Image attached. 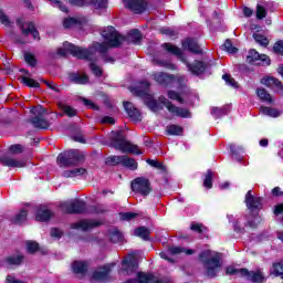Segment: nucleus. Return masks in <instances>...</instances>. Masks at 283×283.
<instances>
[{"label":"nucleus","instance_id":"6ab92c4d","mask_svg":"<svg viewBox=\"0 0 283 283\" xmlns=\"http://www.w3.org/2000/svg\"><path fill=\"white\" fill-rule=\"evenodd\" d=\"M114 266V263L105 264L99 268V271H94L92 273V279L96 282H107L109 280V273H112V269Z\"/></svg>","mask_w":283,"mask_h":283},{"label":"nucleus","instance_id":"f3484780","mask_svg":"<svg viewBox=\"0 0 283 283\" xmlns=\"http://www.w3.org/2000/svg\"><path fill=\"white\" fill-rule=\"evenodd\" d=\"M103 223L101 221L94 219H82L75 223L71 224V229H81V231H91V229H96V227H101Z\"/></svg>","mask_w":283,"mask_h":283},{"label":"nucleus","instance_id":"6e6d98bb","mask_svg":"<svg viewBox=\"0 0 283 283\" xmlns=\"http://www.w3.org/2000/svg\"><path fill=\"white\" fill-rule=\"evenodd\" d=\"M24 61L28 63V65H30V67H36V63H39L36 56H34L32 53H25Z\"/></svg>","mask_w":283,"mask_h":283},{"label":"nucleus","instance_id":"9b49d317","mask_svg":"<svg viewBox=\"0 0 283 283\" xmlns=\"http://www.w3.org/2000/svg\"><path fill=\"white\" fill-rule=\"evenodd\" d=\"M161 104L165 105V107L168 109L170 114H176V116H179V118H191V112L187 108H180L171 101L167 99V97H160Z\"/></svg>","mask_w":283,"mask_h":283},{"label":"nucleus","instance_id":"69168bd1","mask_svg":"<svg viewBox=\"0 0 283 283\" xmlns=\"http://www.w3.org/2000/svg\"><path fill=\"white\" fill-rule=\"evenodd\" d=\"M82 102L85 105V107H88V109H93L94 112H98L101 109V107H98V105L94 104V102H92L91 99L83 97Z\"/></svg>","mask_w":283,"mask_h":283},{"label":"nucleus","instance_id":"b1692460","mask_svg":"<svg viewBox=\"0 0 283 283\" xmlns=\"http://www.w3.org/2000/svg\"><path fill=\"white\" fill-rule=\"evenodd\" d=\"M48 112L45 108L41 112H38V115L29 119V123L35 127V129H49L50 128V122L48 119L41 117L42 114H45Z\"/></svg>","mask_w":283,"mask_h":283},{"label":"nucleus","instance_id":"4c0bfd02","mask_svg":"<svg viewBox=\"0 0 283 283\" xmlns=\"http://www.w3.org/2000/svg\"><path fill=\"white\" fill-rule=\"evenodd\" d=\"M230 151L232 156L240 163L242 160V153L244 151V148L242 146H237L235 144H230Z\"/></svg>","mask_w":283,"mask_h":283},{"label":"nucleus","instance_id":"ddd939ff","mask_svg":"<svg viewBox=\"0 0 283 283\" xmlns=\"http://www.w3.org/2000/svg\"><path fill=\"white\" fill-rule=\"evenodd\" d=\"M184 63L186 64L189 72L193 74V76H201V74H205L209 69V62H205L200 60H195L193 63H189L186 60V62Z\"/></svg>","mask_w":283,"mask_h":283},{"label":"nucleus","instance_id":"e433bc0d","mask_svg":"<svg viewBox=\"0 0 283 283\" xmlns=\"http://www.w3.org/2000/svg\"><path fill=\"white\" fill-rule=\"evenodd\" d=\"M256 95L263 103H273V97L265 88H256Z\"/></svg>","mask_w":283,"mask_h":283},{"label":"nucleus","instance_id":"f03ea898","mask_svg":"<svg viewBox=\"0 0 283 283\" xmlns=\"http://www.w3.org/2000/svg\"><path fill=\"white\" fill-rule=\"evenodd\" d=\"M111 147L122 151L123 154H135V156H142L143 151L138 149V145L127 142L123 130H113L111 137Z\"/></svg>","mask_w":283,"mask_h":283},{"label":"nucleus","instance_id":"393cba45","mask_svg":"<svg viewBox=\"0 0 283 283\" xmlns=\"http://www.w3.org/2000/svg\"><path fill=\"white\" fill-rule=\"evenodd\" d=\"M72 271L75 275H87L90 265L87 264V261H73Z\"/></svg>","mask_w":283,"mask_h":283},{"label":"nucleus","instance_id":"c03bdc74","mask_svg":"<svg viewBox=\"0 0 283 283\" xmlns=\"http://www.w3.org/2000/svg\"><path fill=\"white\" fill-rule=\"evenodd\" d=\"M146 163L150 167H154L155 169H158L159 171H161V174H167V167L164 166L163 163H159L156 159H147Z\"/></svg>","mask_w":283,"mask_h":283},{"label":"nucleus","instance_id":"412c9836","mask_svg":"<svg viewBox=\"0 0 283 283\" xmlns=\"http://www.w3.org/2000/svg\"><path fill=\"white\" fill-rule=\"evenodd\" d=\"M124 109L127 114V116L134 120L135 123H139L143 120V115L140 114V111L134 106L132 102H123Z\"/></svg>","mask_w":283,"mask_h":283},{"label":"nucleus","instance_id":"603ef678","mask_svg":"<svg viewBox=\"0 0 283 283\" xmlns=\"http://www.w3.org/2000/svg\"><path fill=\"white\" fill-rule=\"evenodd\" d=\"M253 39L259 43V45H262L263 48H268L269 38H266L265 35H262L260 33H254Z\"/></svg>","mask_w":283,"mask_h":283},{"label":"nucleus","instance_id":"a878e982","mask_svg":"<svg viewBox=\"0 0 283 283\" xmlns=\"http://www.w3.org/2000/svg\"><path fill=\"white\" fill-rule=\"evenodd\" d=\"M0 164L2 167H11V168H18L21 169L25 167V164L23 161H19L12 157L2 156L0 157Z\"/></svg>","mask_w":283,"mask_h":283},{"label":"nucleus","instance_id":"f257e3e1","mask_svg":"<svg viewBox=\"0 0 283 283\" xmlns=\"http://www.w3.org/2000/svg\"><path fill=\"white\" fill-rule=\"evenodd\" d=\"M199 261L201 262L207 277L213 280L218 277V273L222 271V253L214 252L211 250H202L199 253Z\"/></svg>","mask_w":283,"mask_h":283},{"label":"nucleus","instance_id":"39448f33","mask_svg":"<svg viewBox=\"0 0 283 283\" xmlns=\"http://www.w3.org/2000/svg\"><path fill=\"white\" fill-rule=\"evenodd\" d=\"M149 87H151V83H149L148 81H142L139 83V86L135 88V92L137 96H146L142 98L144 101V104L146 105V107H148V109H150V112H158L160 109V104L156 98L148 94Z\"/></svg>","mask_w":283,"mask_h":283},{"label":"nucleus","instance_id":"2eb2a0df","mask_svg":"<svg viewBox=\"0 0 283 283\" xmlns=\"http://www.w3.org/2000/svg\"><path fill=\"white\" fill-rule=\"evenodd\" d=\"M122 266L125 275H134L138 271V260L136 255L129 254L122 261Z\"/></svg>","mask_w":283,"mask_h":283},{"label":"nucleus","instance_id":"ea45409f","mask_svg":"<svg viewBox=\"0 0 283 283\" xmlns=\"http://www.w3.org/2000/svg\"><path fill=\"white\" fill-rule=\"evenodd\" d=\"M122 163L123 156L112 155L105 159V165H108L109 167H117V165H122Z\"/></svg>","mask_w":283,"mask_h":283},{"label":"nucleus","instance_id":"c9c22d12","mask_svg":"<svg viewBox=\"0 0 283 283\" xmlns=\"http://www.w3.org/2000/svg\"><path fill=\"white\" fill-rule=\"evenodd\" d=\"M213 170L211 169H208L206 171V175H205V179H203V187L206 189H213Z\"/></svg>","mask_w":283,"mask_h":283},{"label":"nucleus","instance_id":"a211bd4d","mask_svg":"<svg viewBox=\"0 0 283 283\" xmlns=\"http://www.w3.org/2000/svg\"><path fill=\"white\" fill-rule=\"evenodd\" d=\"M262 62V65H271V57L266 54H260L255 49H251L247 55V63L253 64Z\"/></svg>","mask_w":283,"mask_h":283},{"label":"nucleus","instance_id":"58836bf2","mask_svg":"<svg viewBox=\"0 0 283 283\" xmlns=\"http://www.w3.org/2000/svg\"><path fill=\"white\" fill-rule=\"evenodd\" d=\"M21 83H23V85H25L27 87H32L34 90H39V87H41V84L36 80L28 76H22Z\"/></svg>","mask_w":283,"mask_h":283},{"label":"nucleus","instance_id":"c85d7f7f","mask_svg":"<svg viewBox=\"0 0 283 283\" xmlns=\"http://www.w3.org/2000/svg\"><path fill=\"white\" fill-rule=\"evenodd\" d=\"M270 277H280L283 280V260L275 261L270 268Z\"/></svg>","mask_w":283,"mask_h":283},{"label":"nucleus","instance_id":"de8ad7c7","mask_svg":"<svg viewBox=\"0 0 283 283\" xmlns=\"http://www.w3.org/2000/svg\"><path fill=\"white\" fill-rule=\"evenodd\" d=\"M27 251L31 255H34V253H36V251H41V247L39 245V242H36V241H28L27 242Z\"/></svg>","mask_w":283,"mask_h":283},{"label":"nucleus","instance_id":"473e14b6","mask_svg":"<svg viewBox=\"0 0 283 283\" xmlns=\"http://www.w3.org/2000/svg\"><path fill=\"white\" fill-rule=\"evenodd\" d=\"M126 38V41H130V43H140L143 41V33H140V30L138 29H133Z\"/></svg>","mask_w":283,"mask_h":283},{"label":"nucleus","instance_id":"4be33fe9","mask_svg":"<svg viewBox=\"0 0 283 283\" xmlns=\"http://www.w3.org/2000/svg\"><path fill=\"white\" fill-rule=\"evenodd\" d=\"M54 218V212L45 206H39L35 210V220L38 222H50Z\"/></svg>","mask_w":283,"mask_h":283},{"label":"nucleus","instance_id":"3c124183","mask_svg":"<svg viewBox=\"0 0 283 283\" xmlns=\"http://www.w3.org/2000/svg\"><path fill=\"white\" fill-rule=\"evenodd\" d=\"M167 96L170 101H177V103H180L181 105H185V98L180 96V94L176 91H168Z\"/></svg>","mask_w":283,"mask_h":283},{"label":"nucleus","instance_id":"cd10ccee","mask_svg":"<svg viewBox=\"0 0 283 283\" xmlns=\"http://www.w3.org/2000/svg\"><path fill=\"white\" fill-rule=\"evenodd\" d=\"M22 34L24 36H30L31 34L35 41H41V33L36 30V25L33 21L27 23V29L22 30Z\"/></svg>","mask_w":283,"mask_h":283},{"label":"nucleus","instance_id":"1a4fd4ad","mask_svg":"<svg viewBox=\"0 0 283 283\" xmlns=\"http://www.w3.org/2000/svg\"><path fill=\"white\" fill-rule=\"evenodd\" d=\"M263 200H264V198L255 197V196H253V191L249 190L245 193L244 202H245L247 209L250 210V213H260V211H262V207H263L262 201Z\"/></svg>","mask_w":283,"mask_h":283},{"label":"nucleus","instance_id":"dca6fc26","mask_svg":"<svg viewBox=\"0 0 283 283\" xmlns=\"http://www.w3.org/2000/svg\"><path fill=\"white\" fill-rule=\"evenodd\" d=\"M154 78L161 87H174L176 83V75L165 72L155 73Z\"/></svg>","mask_w":283,"mask_h":283},{"label":"nucleus","instance_id":"0eeeda50","mask_svg":"<svg viewBox=\"0 0 283 283\" xmlns=\"http://www.w3.org/2000/svg\"><path fill=\"white\" fill-rule=\"evenodd\" d=\"M102 36L106 43H108L111 49L120 48L127 38L120 34L116 28L109 25L102 31Z\"/></svg>","mask_w":283,"mask_h":283},{"label":"nucleus","instance_id":"9d476101","mask_svg":"<svg viewBox=\"0 0 283 283\" xmlns=\"http://www.w3.org/2000/svg\"><path fill=\"white\" fill-rule=\"evenodd\" d=\"M126 8L134 14H143L149 8V0H123Z\"/></svg>","mask_w":283,"mask_h":283},{"label":"nucleus","instance_id":"72a5a7b5","mask_svg":"<svg viewBox=\"0 0 283 283\" xmlns=\"http://www.w3.org/2000/svg\"><path fill=\"white\" fill-rule=\"evenodd\" d=\"M122 166L130 169L132 171H136V169H138V163H136V159L127 156H122Z\"/></svg>","mask_w":283,"mask_h":283},{"label":"nucleus","instance_id":"7ed1b4c3","mask_svg":"<svg viewBox=\"0 0 283 283\" xmlns=\"http://www.w3.org/2000/svg\"><path fill=\"white\" fill-rule=\"evenodd\" d=\"M67 52L69 54H71L75 59H80L81 61H93L92 56H94V52L88 49L76 46L75 44H72L70 42L64 43V49L61 48L57 50V54L63 57L67 56Z\"/></svg>","mask_w":283,"mask_h":283},{"label":"nucleus","instance_id":"49530a36","mask_svg":"<svg viewBox=\"0 0 283 283\" xmlns=\"http://www.w3.org/2000/svg\"><path fill=\"white\" fill-rule=\"evenodd\" d=\"M262 113L265 116H271V118H277L280 116V111H277L276 108L269 107V106H263Z\"/></svg>","mask_w":283,"mask_h":283},{"label":"nucleus","instance_id":"4d7b16f0","mask_svg":"<svg viewBox=\"0 0 283 283\" xmlns=\"http://www.w3.org/2000/svg\"><path fill=\"white\" fill-rule=\"evenodd\" d=\"M211 114L216 119L222 118V116H227V108L213 107Z\"/></svg>","mask_w":283,"mask_h":283},{"label":"nucleus","instance_id":"5701e85b","mask_svg":"<svg viewBox=\"0 0 283 283\" xmlns=\"http://www.w3.org/2000/svg\"><path fill=\"white\" fill-rule=\"evenodd\" d=\"M161 48L168 54H171L172 56H177L178 59H180V61H182V63H187V57H185V53L177 45H174L169 42H165L161 44Z\"/></svg>","mask_w":283,"mask_h":283},{"label":"nucleus","instance_id":"a19ab883","mask_svg":"<svg viewBox=\"0 0 283 283\" xmlns=\"http://www.w3.org/2000/svg\"><path fill=\"white\" fill-rule=\"evenodd\" d=\"M221 50L228 52V54H238V48L233 46L231 39H227L226 42L221 45Z\"/></svg>","mask_w":283,"mask_h":283},{"label":"nucleus","instance_id":"bf43d9fd","mask_svg":"<svg viewBox=\"0 0 283 283\" xmlns=\"http://www.w3.org/2000/svg\"><path fill=\"white\" fill-rule=\"evenodd\" d=\"M41 83H44V85H46V87H49V90H52V92H55L56 94H61V88L59 87L57 84H54V82H50L48 80H40Z\"/></svg>","mask_w":283,"mask_h":283},{"label":"nucleus","instance_id":"8fccbe9b","mask_svg":"<svg viewBox=\"0 0 283 283\" xmlns=\"http://www.w3.org/2000/svg\"><path fill=\"white\" fill-rule=\"evenodd\" d=\"M80 23H81V20L76 18H65L63 20V28H65V30H70V28L74 25H78Z\"/></svg>","mask_w":283,"mask_h":283},{"label":"nucleus","instance_id":"2f4dec72","mask_svg":"<svg viewBox=\"0 0 283 283\" xmlns=\"http://www.w3.org/2000/svg\"><path fill=\"white\" fill-rule=\"evenodd\" d=\"M135 235L147 242L151 235V230L145 226H142L135 229Z\"/></svg>","mask_w":283,"mask_h":283},{"label":"nucleus","instance_id":"6e6552de","mask_svg":"<svg viewBox=\"0 0 283 283\" xmlns=\"http://www.w3.org/2000/svg\"><path fill=\"white\" fill-rule=\"evenodd\" d=\"M130 189L134 193H138L143 196V198H147L151 191H154V187H151V181L146 177H137L130 184Z\"/></svg>","mask_w":283,"mask_h":283},{"label":"nucleus","instance_id":"7c9ffc66","mask_svg":"<svg viewBox=\"0 0 283 283\" xmlns=\"http://www.w3.org/2000/svg\"><path fill=\"white\" fill-rule=\"evenodd\" d=\"M28 220V210L21 209L13 218H11V224L21 226Z\"/></svg>","mask_w":283,"mask_h":283},{"label":"nucleus","instance_id":"20e7f679","mask_svg":"<svg viewBox=\"0 0 283 283\" xmlns=\"http://www.w3.org/2000/svg\"><path fill=\"white\" fill-rule=\"evenodd\" d=\"M82 160H85V156H83L77 149L64 150L57 155L56 165L63 169L66 167H74Z\"/></svg>","mask_w":283,"mask_h":283},{"label":"nucleus","instance_id":"423d86ee","mask_svg":"<svg viewBox=\"0 0 283 283\" xmlns=\"http://www.w3.org/2000/svg\"><path fill=\"white\" fill-rule=\"evenodd\" d=\"M62 213L67 216H83L87 213V202L82 199H74L71 201H63L60 203Z\"/></svg>","mask_w":283,"mask_h":283},{"label":"nucleus","instance_id":"c756f323","mask_svg":"<svg viewBox=\"0 0 283 283\" xmlns=\"http://www.w3.org/2000/svg\"><path fill=\"white\" fill-rule=\"evenodd\" d=\"M25 256L23 254L9 255L4 259L6 264L9 266H21Z\"/></svg>","mask_w":283,"mask_h":283},{"label":"nucleus","instance_id":"0e129e2a","mask_svg":"<svg viewBox=\"0 0 283 283\" xmlns=\"http://www.w3.org/2000/svg\"><path fill=\"white\" fill-rule=\"evenodd\" d=\"M119 216H120V219L125 220L126 222H129V220H134L135 218H138V213L136 212H120Z\"/></svg>","mask_w":283,"mask_h":283},{"label":"nucleus","instance_id":"13d9d810","mask_svg":"<svg viewBox=\"0 0 283 283\" xmlns=\"http://www.w3.org/2000/svg\"><path fill=\"white\" fill-rule=\"evenodd\" d=\"M90 70L92 71L94 76H96L97 78H101V76H103V70L101 69V66L96 65V63L91 62Z\"/></svg>","mask_w":283,"mask_h":283},{"label":"nucleus","instance_id":"5fc2aeb1","mask_svg":"<svg viewBox=\"0 0 283 283\" xmlns=\"http://www.w3.org/2000/svg\"><path fill=\"white\" fill-rule=\"evenodd\" d=\"M190 229L195 233H205V231H208V229H207V227H205V224L198 223V222H191L190 223Z\"/></svg>","mask_w":283,"mask_h":283},{"label":"nucleus","instance_id":"09e8293b","mask_svg":"<svg viewBox=\"0 0 283 283\" xmlns=\"http://www.w3.org/2000/svg\"><path fill=\"white\" fill-rule=\"evenodd\" d=\"M90 213H95L96 216H101L103 213H107V210L105 209V206L103 203H97L94 206H91Z\"/></svg>","mask_w":283,"mask_h":283},{"label":"nucleus","instance_id":"4468645a","mask_svg":"<svg viewBox=\"0 0 283 283\" xmlns=\"http://www.w3.org/2000/svg\"><path fill=\"white\" fill-rule=\"evenodd\" d=\"M182 50H188L191 54H205V51L200 48L198 39L188 36L181 41Z\"/></svg>","mask_w":283,"mask_h":283},{"label":"nucleus","instance_id":"37998d69","mask_svg":"<svg viewBox=\"0 0 283 283\" xmlns=\"http://www.w3.org/2000/svg\"><path fill=\"white\" fill-rule=\"evenodd\" d=\"M109 240L113 242V244H120V242H123V232L115 229L113 232H111Z\"/></svg>","mask_w":283,"mask_h":283},{"label":"nucleus","instance_id":"bb28decb","mask_svg":"<svg viewBox=\"0 0 283 283\" xmlns=\"http://www.w3.org/2000/svg\"><path fill=\"white\" fill-rule=\"evenodd\" d=\"M69 81H71V83H74V85H87V83H90V76H87V74H81V73H70L69 74Z\"/></svg>","mask_w":283,"mask_h":283},{"label":"nucleus","instance_id":"a18cd8bd","mask_svg":"<svg viewBox=\"0 0 283 283\" xmlns=\"http://www.w3.org/2000/svg\"><path fill=\"white\" fill-rule=\"evenodd\" d=\"M62 112L66 116H69V118H74V116H78V111H76V108H74L70 105L62 104Z\"/></svg>","mask_w":283,"mask_h":283},{"label":"nucleus","instance_id":"aec40b11","mask_svg":"<svg viewBox=\"0 0 283 283\" xmlns=\"http://www.w3.org/2000/svg\"><path fill=\"white\" fill-rule=\"evenodd\" d=\"M242 277H245L249 282L252 283H263L265 277L262 271H249L247 268H242L241 270Z\"/></svg>","mask_w":283,"mask_h":283},{"label":"nucleus","instance_id":"f8f14e48","mask_svg":"<svg viewBox=\"0 0 283 283\" xmlns=\"http://www.w3.org/2000/svg\"><path fill=\"white\" fill-rule=\"evenodd\" d=\"M71 6L77 8H85V6H93L95 10H106L107 0H69Z\"/></svg>","mask_w":283,"mask_h":283},{"label":"nucleus","instance_id":"f704fd0d","mask_svg":"<svg viewBox=\"0 0 283 283\" xmlns=\"http://www.w3.org/2000/svg\"><path fill=\"white\" fill-rule=\"evenodd\" d=\"M166 132L168 136H182V134L185 133V128H182V126L171 124L166 127Z\"/></svg>","mask_w":283,"mask_h":283},{"label":"nucleus","instance_id":"774afa93","mask_svg":"<svg viewBox=\"0 0 283 283\" xmlns=\"http://www.w3.org/2000/svg\"><path fill=\"white\" fill-rule=\"evenodd\" d=\"M273 50H274L275 54H281V56H282L283 55V41L279 40L276 43H274Z\"/></svg>","mask_w":283,"mask_h":283},{"label":"nucleus","instance_id":"e2e57ef3","mask_svg":"<svg viewBox=\"0 0 283 283\" xmlns=\"http://www.w3.org/2000/svg\"><path fill=\"white\" fill-rule=\"evenodd\" d=\"M222 80L227 83V85H230V87H238V82H235V78L231 77V74H223Z\"/></svg>","mask_w":283,"mask_h":283},{"label":"nucleus","instance_id":"79ce46f5","mask_svg":"<svg viewBox=\"0 0 283 283\" xmlns=\"http://www.w3.org/2000/svg\"><path fill=\"white\" fill-rule=\"evenodd\" d=\"M154 274H145V272H138L135 279L137 283H151L154 281Z\"/></svg>","mask_w":283,"mask_h":283},{"label":"nucleus","instance_id":"864d4df0","mask_svg":"<svg viewBox=\"0 0 283 283\" xmlns=\"http://www.w3.org/2000/svg\"><path fill=\"white\" fill-rule=\"evenodd\" d=\"M175 83H176V87L177 90H185L187 87V77L179 75L176 76L175 75Z\"/></svg>","mask_w":283,"mask_h":283},{"label":"nucleus","instance_id":"052dcab7","mask_svg":"<svg viewBox=\"0 0 283 283\" xmlns=\"http://www.w3.org/2000/svg\"><path fill=\"white\" fill-rule=\"evenodd\" d=\"M266 8H264L262 4H258L256 6V19H259V21H262V19H266Z\"/></svg>","mask_w":283,"mask_h":283},{"label":"nucleus","instance_id":"680f3d73","mask_svg":"<svg viewBox=\"0 0 283 283\" xmlns=\"http://www.w3.org/2000/svg\"><path fill=\"white\" fill-rule=\"evenodd\" d=\"M24 149L25 148L23 147V145H21V144H13V145H11L9 147V154H14V155L23 154Z\"/></svg>","mask_w":283,"mask_h":283},{"label":"nucleus","instance_id":"338daca9","mask_svg":"<svg viewBox=\"0 0 283 283\" xmlns=\"http://www.w3.org/2000/svg\"><path fill=\"white\" fill-rule=\"evenodd\" d=\"M109 48H112V46H109V42H102V43H99L98 44V52H99V54H102V56H103V54H107Z\"/></svg>","mask_w":283,"mask_h":283}]
</instances>
